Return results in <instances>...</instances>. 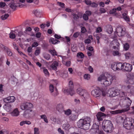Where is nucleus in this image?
<instances>
[{"label":"nucleus","instance_id":"09e8293b","mask_svg":"<svg viewBox=\"0 0 134 134\" xmlns=\"http://www.w3.org/2000/svg\"><path fill=\"white\" fill-rule=\"evenodd\" d=\"M44 57L47 60L49 59L50 58V55L49 54H44Z\"/></svg>","mask_w":134,"mask_h":134},{"label":"nucleus","instance_id":"774afa93","mask_svg":"<svg viewBox=\"0 0 134 134\" xmlns=\"http://www.w3.org/2000/svg\"><path fill=\"white\" fill-rule=\"evenodd\" d=\"M88 70L90 72H93V69L91 66H90L88 67Z\"/></svg>","mask_w":134,"mask_h":134},{"label":"nucleus","instance_id":"4468645a","mask_svg":"<svg viewBox=\"0 0 134 134\" xmlns=\"http://www.w3.org/2000/svg\"><path fill=\"white\" fill-rule=\"evenodd\" d=\"M13 104L8 102L5 103L3 106L4 109L7 112H10L13 108Z\"/></svg>","mask_w":134,"mask_h":134},{"label":"nucleus","instance_id":"4d7b16f0","mask_svg":"<svg viewBox=\"0 0 134 134\" xmlns=\"http://www.w3.org/2000/svg\"><path fill=\"white\" fill-rule=\"evenodd\" d=\"M84 42L86 44H89L91 42V40L90 39L87 38L85 40Z\"/></svg>","mask_w":134,"mask_h":134},{"label":"nucleus","instance_id":"423d86ee","mask_svg":"<svg viewBox=\"0 0 134 134\" xmlns=\"http://www.w3.org/2000/svg\"><path fill=\"white\" fill-rule=\"evenodd\" d=\"M102 127L104 130L107 133H110L113 130V125L111 121L104 120L102 124Z\"/></svg>","mask_w":134,"mask_h":134},{"label":"nucleus","instance_id":"39448f33","mask_svg":"<svg viewBox=\"0 0 134 134\" xmlns=\"http://www.w3.org/2000/svg\"><path fill=\"white\" fill-rule=\"evenodd\" d=\"M125 99L127 102L126 108L121 110H118L115 111H110V113L112 114H118L124 113L125 112L128 111L130 109L129 107L131 104L132 101L128 97L125 98Z\"/></svg>","mask_w":134,"mask_h":134},{"label":"nucleus","instance_id":"bb28decb","mask_svg":"<svg viewBox=\"0 0 134 134\" xmlns=\"http://www.w3.org/2000/svg\"><path fill=\"white\" fill-rule=\"evenodd\" d=\"M42 68L45 76L47 77L49 76V73L47 69L44 67H42Z\"/></svg>","mask_w":134,"mask_h":134},{"label":"nucleus","instance_id":"dca6fc26","mask_svg":"<svg viewBox=\"0 0 134 134\" xmlns=\"http://www.w3.org/2000/svg\"><path fill=\"white\" fill-rule=\"evenodd\" d=\"M0 47L6 51L7 54L8 56H11L12 55V52L7 47L4 46L1 44H0Z\"/></svg>","mask_w":134,"mask_h":134},{"label":"nucleus","instance_id":"c756f323","mask_svg":"<svg viewBox=\"0 0 134 134\" xmlns=\"http://www.w3.org/2000/svg\"><path fill=\"white\" fill-rule=\"evenodd\" d=\"M63 129L65 130H68L70 128L69 124L68 123L63 124Z\"/></svg>","mask_w":134,"mask_h":134},{"label":"nucleus","instance_id":"1a4fd4ad","mask_svg":"<svg viewBox=\"0 0 134 134\" xmlns=\"http://www.w3.org/2000/svg\"><path fill=\"white\" fill-rule=\"evenodd\" d=\"M26 110H25L23 114V116L26 118L30 117V112L32 111V110L31 109L34 107L32 104L29 102H26Z\"/></svg>","mask_w":134,"mask_h":134},{"label":"nucleus","instance_id":"4c0bfd02","mask_svg":"<svg viewBox=\"0 0 134 134\" xmlns=\"http://www.w3.org/2000/svg\"><path fill=\"white\" fill-rule=\"evenodd\" d=\"M77 115L73 114L70 116V118L72 120H75L77 119Z\"/></svg>","mask_w":134,"mask_h":134},{"label":"nucleus","instance_id":"5701e85b","mask_svg":"<svg viewBox=\"0 0 134 134\" xmlns=\"http://www.w3.org/2000/svg\"><path fill=\"white\" fill-rule=\"evenodd\" d=\"M58 64V63L57 62L54 61L51 65V67L52 69L56 70L57 69V67Z\"/></svg>","mask_w":134,"mask_h":134},{"label":"nucleus","instance_id":"b1692460","mask_svg":"<svg viewBox=\"0 0 134 134\" xmlns=\"http://www.w3.org/2000/svg\"><path fill=\"white\" fill-rule=\"evenodd\" d=\"M125 58L126 59L129 60L132 59V55L129 52H127L124 54Z\"/></svg>","mask_w":134,"mask_h":134},{"label":"nucleus","instance_id":"052dcab7","mask_svg":"<svg viewBox=\"0 0 134 134\" xmlns=\"http://www.w3.org/2000/svg\"><path fill=\"white\" fill-rule=\"evenodd\" d=\"M38 45V44L36 42H34L32 45V47H37Z\"/></svg>","mask_w":134,"mask_h":134},{"label":"nucleus","instance_id":"473e14b6","mask_svg":"<svg viewBox=\"0 0 134 134\" xmlns=\"http://www.w3.org/2000/svg\"><path fill=\"white\" fill-rule=\"evenodd\" d=\"M14 31H12L9 34V37L10 38L14 39L15 38L16 35L14 33Z\"/></svg>","mask_w":134,"mask_h":134},{"label":"nucleus","instance_id":"de8ad7c7","mask_svg":"<svg viewBox=\"0 0 134 134\" xmlns=\"http://www.w3.org/2000/svg\"><path fill=\"white\" fill-rule=\"evenodd\" d=\"M40 52V49L37 48L35 51V55L37 56L39 55Z\"/></svg>","mask_w":134,"mask_h":134},{"label":"nucleus","instance_id":"bf43d9fd","mask_svg":"<svg viewBox=\"0 0 134 134\" xmlns=\"http://www.w3.org/2000/svg\"><path fill=\"white\" fill-rule=\"evenodd\" d=\"M58 131L59 133H60L61 134H64V131L60 128H59L58 129Z\"/></svg>","mask_w":134,"mask_h":134},{"label":"nucleus","instance_id":"7ed1b4c3","mask_svg":"<svg viewBox=\"0 0 134 134\" xmlns=\"http://www.w3.org/2000/svg\"><path fill=\"white\" fill-rule=\"evenodd\" d=\"M91 121V119L89 117H87L84 119H80L77 122V126L81 129L87 130L89 128Z\"/></svg>","mask_w":134,"mask_h":134},{"label":"nucleus","instance_id":"ea45409f","mask_svg":"<svg viewBox=\"0 0 134 134\" xmlns=\"http://www.w3.org/2000/svg\"><path fill=\"white\" fill-rule=\"evenodd\" d=\"M77 56L79 58H82L84 57V55L83 53L81 52H79L77 53Z\"/></svg>","mask_w":134,"mask_h":134},{"label":"nucleus","instance_id":"cd10ccee","mask_svg":"<svg viewBox=\"0 0 134 134\" xmlns=\"http://www.w3.org/2000/svg\"><path fill=\"white\" fill-rule=\"evenodd\" d=\"M119 45V44L118 42V41L116 40H114L112 41L110 43V46H111L112 45H116L118 47Z\"/></svg>","mask_w":134,"mask_h":134},{"label":"nucleus","instance_id":"9d476101","mask_svg":"<svg viewBox=\"0 0 134 134\" xmlns=\"http://www.w3.org/2000/svg\"><path fill=\"white\" fill-rule=\"evenodd\" d=\"M9 6L11 9L15 10L18 7L20 8L26 7L27 6V4L26 3H18L12 2L9 4Z\"/></svg>","mask_w":134,"mask_h":134},{"label":"nucleus","instance_id":"2eb2a0df","mask_svg":"<svg viewBox=\"0 0 134 134\" xmlns=\"http://www.w3.org/2000/svg\"><path fill=\"white\" fill-rule=\"evenodd\" d=\"M15 97L13 96H9L7 98H4L3 99V101L5 102H8L9 103H12L14 102L15 100Z\"/></svg>","mask_w":134,"mask_h":134},{"label":"nucleus","instance_id":"680f3d73","mask_svg":"<svg viewBox=\"0 0 134 134\" xmlns=\"http://www.w3.org/2000/svg\"><path fill=\"white\" fill-rule=\"evenodd\" d=\"M80 32H77L75 33L73 37L75 38H76L78 37L79 35Z\"/></svg>","mask_w":134,"mask_h":134},{"label":"nucleus","instance_id":"6ab92c4d","mask_svg":"<svg viewBox=\"0 0 134 134\" xmlns=\"http://www.w3.org/2000/svg\"><path fill=\"white\" fill-rule=\"evenodd\" d=\"M11 115L13 116H17L19 115V111L17 108H15L11 113Z\"/></svg>","mask_w":134,"mask_h":134},{"label":"nucleus","instance_id":"49530a36","mask_svg":"<svg viewBox=\"0 0 134 134\" xmlns=\"http://www.w3.org/2000/svg\"><path fill=\"white\" fill-rule=\"evenodd\" d=\"M120 91H119V94L120 96V97H123L125 96V94L124 92L123 91H121L120 92Z\"/></svg>","mask_w":134,"mask_h":134},{"label":"nucleus","instance_id":"338daca9","mask_svg":"<svg viewBox=\"0 0 134 134\" xmlns=\"http://www.w3.org/2000/svg\"><path fill=\"white\" fill-rule=\"evenodd\" d=\"M75 103L76 104H78L80 103V100L78 99H75L74 100Z\"/></svg>","mask_w":134,"mask_h":134},{"label":"nucleus","instance_id":"9b49d317","mask_svg":"<svg viewBox=\"0 0 134 134\" xmlns=\"http://www.w3.org/2000/svg\"><path fill=\"white\" fill-rule=\"evenodd\" d=\"M117 35L119 37L124 35L126 33V30L123 26H118L116 29Z\"/></svg>","mask_w":134,"mask_h":134},{"label":"nucleus","instance_id":"f03ea898","mask_svg":"<svg viewBox=\"0 0 134 134\" xmlns=\"http://www.w3.org/2000/svg\"><path fill=\"white\" fill-rule=\"evenodd\" d=\"M114 77L110 75L102 74L98 77L97 80L101 82L104 87L110 85L112 83Z\"/></svg>","mask_w":134,"mask_h":134},{"label":"nucleus","instance_id":"6e6552de","mask_svg":"<svg viewBox=\"0 0 134 134\" xmlns=\"http://www.w3.org/2000/svg\"><path fill=\"white\" fill-rule=\"evenodd\" d=\"M105 96L107 95L109 97H114L119 94L120 90H117L115 87H112L109 89L108 90H105Z\"/></svg>","mask_w":134,"mask_h":134},{"label":"nucleus","instance_id":"8fccbe9b","mask_svg":"<svg viewBox=\"0 0 134 134\" xmlns=\"http://www.w3.org/2000/svg\"><path fill=\"white\" fill-rule=\"evenodd\" d=\"M6 5V4L4 2H1L0 3V7L3 8Z\"/></svg>","mask_w":134,"mask_h":134},{"label":"nucleus","instance_id":"a18cd8bd","mask_svg":"<svg viewBox=\"0 0 134 134\" xmlns=\"http://www.w3.org/2000/svg\"><path fill=\"white\" fill-rule=\"evenodd\" d=\"M40 132L38 128L35 127L34 128V134H39Z\"/></svg>","mask_w":134,"mask_h":134},{"label":"nucleus","instance_id":"0e129e2a","mask_svg":"<svg viewBox=\"0 0 134 134\" xmlns=\"http://www.w3.org/2000/svg\"><path fill=\"white\" fill-rule=\"evenodd\" d=\"M69 86L70 88H73V82L70 81L69 82Z\"/></svg>","mask_w":134,"mask_h":134},{"label":"nucleus","instance_id":"69168bd1","mask_svg":"<svg viewBox=\"0 0 134 134\" xmlns=\"http://www.w3.org/2000/svg\"><path fill=\"white\" fill-rule=\"evenodd\" d=\"M71 50L73 52H76L77 51V48L76 47H72Z\"/></svg>","mask_w":134,"mask_h":134},{"label":"nucleus","instance_id":"0eeeda50","mask_svg":"<svg viewBox=\"0 0 134 134\" xmlns=\"http://www.w3.org/2000/svg\"><path fill=\"white\" fill-rule=\"evenodd\" d=\"M105 90L100 89H93L91 92V95L97 99H99L102 96H105Z\"/></svg>","mask_w":134,"mask_h":134},{"label":"nucleus","instance_id":"e433bc0d","mask_svg":"<svg viewBox=\"0 0 134 134\" xmlns=\"http://www.w3.org/2000/svg\"><path fill=\"white\" fill-rule=\"evenodd\" d=\"M111 67L112 69L114 70H117V68L116 63H113L111 65Z\"/></svg>","mask_w":134,"mask_h":134},{"label":"nucleus","instance_id":"c85d7f7f","mask_svg":"<svg viewBox=\"0 0 134 134\" xmlns=\"http://www.w3.org/2000/svg\"><path fill=\"white\" fill-rule=\"evenodd\" d=\"M124 20L127 22H129L130 21V19L129 16L125 13L122 14Z\"/></svg>","mask_w":134,"mask_h":134},{"label":"nucleus","instance_id":"a878e982","mask_svg":"<svg viewBox=\"0 0 134 134\" xmlns=\"http://www.w3.org/2000/svg\"><path fill=\"white\" fill-rule=\"evenodd\" d=\"M49 42L53 44H55L60 42V41L54 38H51L49 40Z\"/></svg>","mask_w":134,"mask_h":134},{"label":"nucleus","instance_id":"a211bd4d","mask_svg":"<svg viewBox=\"0 0 134 134\" xmlns=\"http://www.w3.org/2000/svg\"><path fill=\"white\" fill-rule=\"evenodd\" d=\"M56 109L60 113L64 111V107L62 104H58L56 106Z\"/></svg>","mask_w":134,"mask_h":134},{"label":"nucleus","instance_id":"ddd939ff","mask_svg":"<svg viewBox=\"0 0 134 134\" xmlns=\"http://www.w3.org/2000/svg\"><path fill=\"white\" fill-rule=\"evenodd\" d=\"M123 68V71H125L127 72L131 71L132 69V65L126 63H124Z\"/></svg>","mask_w":134,"mask_h":134},{"label":"nucleus","instance_id":"aec40b11","mask_svg":"<svg viewBox=\"0 0 134 134\" xmlns=\"http://www.w3.org/2000/svg\"><path fill=\"white\" fill-rule=\"evenodd\" d=\"M81 96L83 97L85 99H86L90 97V94L87 91L85 90L83 91V92L81 94Z\"/></svg>","mask_w":134,"mask_h":134},{"label":"nucleus","instance_id":"3c124183","mask_svg":"<svg viewBox=\"0 0 134 134\" xmlns=\"http://www.w3.org/2000/svg\"><path fill=\"white\" fill-rule=\"evenodd\" d=\"M91 5L93 7H97L98 6V5L97 4L94 2H93L92 3H91Z\"/></svg>","mask_w":134,"mask_h":134},{"label":"nucleus","instance_id":"f8f14e48","mask_svg":"<svg viewBox=\"0 0 134 134\" xmlns=\"http://www.w3.org/2000/svg\"><path fill=\"white\" fill-rule=\"evenodd\" d=\"M91 131L93 132L95 134H99L100 131H100L99 132V126L96 123L93 124V125L92 128L91 130ZM104 134V133H103Z\"/></svg>","mask_w":134,"mask_h":134},{"label":"nucleus","instance_id":"c9c22d12","mask_svg":"<svg viewBox=\"0 0 134 134\" xmlns=\"http://www.w3.org/2000/svg\"><path fill=\"white\" fill-rule=\"evenodd\" d=\"M9 16V15L8 14H5L1 16V19L2 20H5L8 18Z\"/></svg>","mask_w":134,"mask_h":134},{"label":"nucleus","instance_id":"f257e3e1","mask_svg":"<svg viewBox=\"0 0 134 134\" xmlns=\"http://www.w3.org/2000/svg\"><path fill=\"white\" fill-rule=\"evenodd\" d=\"M117 122L118 123H123L124 127L128 130L133 128L134 119L131 118L119 117L118 118Z\"/></svg>","mask_w":134,"mask_h":134},{"label":"nucleus","instance_id":"72a5a7b5","mask_svg":"<svg viewBox=\"0 0 134 134\" xmlns=\"http://www.w3.org/2000/svg\"><path fill=\"white\" fill-rule=\"evenodd\" d=\"M41 119H43L44 121L47 123H48V121L47 118L46 116L44 114L40 116Z\"/></svg>","mask_w":134,"mask_h":134},{"label":"nucleus","instance_id":"603ef678","mask_svg":"<svg viewBox=\"0 0 134 134\" xmlns=\"http://www.w3.org/2000/svg\"><path fill=\"white\" fill-rule=\"evenodd\" d=\"M88 16L86 15V14H83V19L85 20H88Z\"/></svg>","mask_w":134,"mask_h":134},{"label":"nucleus","instance_id":"79ce46f5","mask_svg":"<svg viewBox=\"0 0 134 134\" xmlns=\"http://www.w3.org/2000/svg\"><path fill=\"white\" fill-rule=\"evenodd\" d=\"M124 49L127 51L128 49L129 48V46L128 43H126L124 44Z\"/></svg>","mask_w":134,"mask_h":134},{"label":"nucleus","instance_id":"a19ab883","mask_svg":"<svg viewBox=\"0 0 134 134\" xmlns=\"http://www.w3.org/2000/svg\"><path fill=\"white\" fill-rule=\"evenodd\" d=\"M83 77L85 80H88L90 79V75L88 74H85L84 75Z\"/></svg>","mask_w":134,"mask_h":134},{"label":"nucleus","instance_id":"393cba45","mask_svg":"<svg viewBox=\"0 0 134 134\" xmlns=\"http://www.w3.org/2000/svg\"><path fill=\"white\" fill-rule=\"evenodd\" d=\"M117 70H122L123 71V68L124 63H116Z\"/></svg>","mask_w":134,"mask_h":134},{"label":"nucleus","instance_id":"c03bdc74","mask_svg":"<svg viewBox=\"0 0 134 134\" xmlns=\"http://www.w3.org/2000/svg\"><path fill=\"white\" fill-rule=\"evenodd\" d=\"M54 86L52 84H51L49 87V91L51 93H52L54 91Z\"/></svg>","mask_w":134,"mask_h":134},{"label":"nucleus","instance_id":"37998d69","mask_svg":"<svg viewBox=\"0 0 134 134\" xmlns=\"http://www.w3.org/2000/svg\"><path fill=\"white\" fill-rule=\"evenodd\" d=\"M49 51L53 55H57V52L55 50H49Z\"/></svg>","mask_w":134,"mask_h":134},{"label":"nucleus","instance_id":"13d9d810","mask_svg":"<svg viewBox=\"0 0 134 134\" xmlns=\"http://www.w3.org/2000/svg\"><path fill=\"white\" fill-rule=\"evenodd\" d=\"M85 2L87 5H91V2L89 0H85Z\"/></svg>","mask_w":134,"mask_h":134},{"label":"nucleus","instance_id":"2f4dec72","mask_svg":"<svg viewBox=\"0 0 134 134\" xmlns=\"http://www.w3.org/2000/svg\"><path fill=\"white\" fill-rule=\"evenodd\" d=\"M26 102L21 103L20 105V108L22 110H26Z\"/></svg>","mask_w":134,"mask_h":134},{"label":"nucleus","instance_id":"f704fd0d","mask_svg":"<svg viewBox=\"0 0 134 134\" xmlns=\"http://www.w3.org/2000/svg\"><path fill=\"white\" fill-rule=\"evenodd\" d=\"M107 31L108 34H111L113 31L112 26L111 25L108 26V29Z\"/></svg>","mask_w":134,"mask_h":134},{"label":"nucleus","instance_id":"58836bf2","mask_svg":"<svg viewBox=\"0 0 134 134\" xmlns=\"http://www.w3.org/2000/svg\"><path fill=\"white\" fill-rule=\"evenodd\" d=\"M64 113L66 115L69 116L70 115L71 113V110L69 109H67L66 110H64Z\"/></svg>","mask_w":134,"mask_h":134},{"label":"nucleus","instance_id":"f3484780","mask_svg":"<svg viewBox=\"0 0 134 134\" xmlns=\"http://www.w3.org/2000/svg\"><path fill=\"white\" fill-rule=\"evenodd\" d=\"M106 115L102 112H98L96 115V116L98 120L99 121H102L103 118Z\"/></svg>","mask_w":134,"mask_h":134},{"label":"nucleus","instance_id":"864d4df0","mask_svg":"<svg viewBox=\"0 0 134 134\" xmlns=\"http://www.w3.org/2000/svg\"><path fill=\"white\" fill-rule=\"evenodd\" d=\"M116 11V9L114 8L110 11V14H113L115 13Z\"/></svg>","mask_w":134,"mask_h":134},{"label":"nucleus","instance_id":"5fc2aeb1","mask_svg":"<svg viewBox=\"0 0 134 134\" xmlns=\"http://www.w3.org/2000/svg\"><path fill=\"white\" fill-rule=\"evenodd\" d=\"M63 63L65 64L66 66H69L70 65V61H68L66 62L65 63L64 62H63Z\"/></svg>","mask_w":134,"mask_h":134},{"label":"nucleus","instance_id":"4be33fe9","mask_svg":"<svg viewBox=\"0 0 134 134\" xmlns=\"http://www.w3.org/2000/svg\"><path fill=\"white\" fill-rule=\"evenodd\" d=\"M35 16L37 17H40L42 14V11L39 10H36L33 11Z\"/></svg>","mask_w":134,"mask_h":134},{"label":"nucleus","instance_id":"7c9ffc66","mask_svg":"<svg viewBox=\"0 0 134 134\" xmlns=\"http://www.w3.org/2000/svg\"><path fill=\"white\" fill-rule=\"evenodd\" d=\"M85 90H83L81 88H78L76 90V92L77 93L79 94L80 96H81V94L83 92V91Z\"/></svg>","mask_w":134,"mask_h":134},{"label":"nucleus","instance_id":"20e7f679","mask_svg":"<svg viewBox=\"0 0 134 134\" xmlns=\"http://www.w3.org/2000/svg\"><path fill=\"white\" fill-rule=\"evenodd\" d=\"M127 77L129 80L128 83L131 84H134V76L131 74L127 75ZM128 92L132 94H134V86L131 85H128L127 88Z\"/></svg>","mask_w":134,"mask_h":134},{"label":"nucleus","instance_id":"e2e57ef3","mask_svg":"<svg viewBox=\"0 0 134 134\" xmlns=\"http://www.w3.org/2000/svg\"><path fill=\"white\" fill-rule=\"evenodd\" d=\"M119 54V52L117 51H114L113 52V54L114 56L118 55Z\"/></svg>","mask_w":134,"mask_h":134},{"label":"nucleus","instance_id":"412c9836","mask_svg":"<svg viewBox=\"0 0 134 134\" xmlns=\"http://www.w3.org/2000/svg\"><path fill=\"white\" fill-rule=\"evenodd\" d=\"M65 92H67L68 94H70L71 96H73L75 93V92L73 88H70L67 90H65Z\"/></svg>","mask_w":134,"mask_h":134},{"label":"nucleus","instance_id":"6e6d98bb","mask_svg":"<svg viewBox=\"0 0 134 134\" xmlns=\"http://www.w3.org/2000/svg\"><path fill=\"white\" fill-rule=\"evenodd\" d=\"M25 60H26V62L27 64H29L30 66H32V67H34L33 65L31 63V62L30 61L26 59H25Z\"/></svg>","mask_w":134,"mask_h":134}]
</instances>
